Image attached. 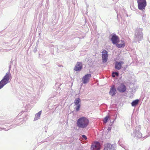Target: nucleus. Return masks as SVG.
<instances>
[{"mask_svg": "<svg viewBox=\"0 0 150 150\" xmlns=\"http://www.w3.org/2000/svg\"><path fill=\"white\" fill-rule=\"evenodd\" d=\"M89 122V120L87 118L83 117L78 119L76 123L79 127L84 128L87 127Z\"/></svg>", "mask_w": 150, "mask_h": 150, "instance_id": "obj_1", "label": "nucleus"}, {"mask_svg": "<svg viewBox=\"0 0 150 150\" xmlns=\"http://www.w3.org/2000/svg\"><path fill=\"white\" fill-rule=\"evenodd\" d=\"M11 77V75L9 72L7 73L3 79L0 82V89L9 82Z\"/></svg>", "mask_w": 150, "mask_h": 150, "instance_id": "obj_2", "label": "nucleus"}, {"mask_svg": "<svg viewBox=\"0 0 150 150\" xmlns=\"http://www.w3.org/2000/svg\"><path fill=\"white\" fill-rule=\"evenodd\" d=\"M137 1L139 9L142 10L145 9L146 5V0H137Z\"/></svg>", "mask_w": 150, "mask_h": 150, "instance_id": "obj_3", "label": "nucleus"}, {"mask_svg": "<svg viewBox=\"0 0 150 150\" xmlns=\"http://www.w3.org/2000/svg\"><path fill=\"white\" fill-rule=\"evenodd\" d=\"M102 58L103 62L105 63L107 62L108 59V54L107 51L103 50L102 51Z\"/></svg>", "mask_w": 150, "mask_h": 150, "instance_id": "obj_4", "label": "nucleus"}, {"mask_svg": "<svg viewBox=\"0 0 150 150\" xmlns=\"http://www.w3.org/2000/svg\"><path fill=\"white\" fill-rule=\"evenodd\" d=\"M100 148V145L99 142H95L91 146V150H99Z\"/></svg>", "mask_w": 150, "mask_h": 150, "instance_id": "obj_5", "label": "nucleus"}, {"mask_svg": "<svg viewBox=\"0 0 150 150\" xmlns=\"http://www.w3.org/2000/svg\"><path fill=\"white\" fill-rule=\"evenodd\" d=\"M91 77V74H86L83 76L82 78V81L83 83L84 84L87 83L89 81L90 78Z\"/></svg>", "mask_w": 150, "mask_h": 150, "instance_id": "obj_6", "label": "nucleus"}, {"mask_svg": "<svg viewBox=\"0 0 150 150\" xmlns=\"http://www.w3.org/2000/svg\"><path fill=\"white\" fill-rule=\"evenodd\" d=\"M82 67V63L81 62H78L74 67V70L76 71H80Z\"/></svg>", "mask_w": 150, "mask_h": 150, "instance_id": "obj_7", "label": "nucleus"}, {"mask_svg": "<svg viewBox=\"0 0 150 150\" xmlns=\"http://www.w3.org/2000/svg\"><path fill=\"white\" fill-rule=\"evenodd\" d=\"M111 40L113 44L116 45L119 42V39L118 36L115 35H114L112 36Z\"/></svg>", "mask_w": 150, "mask_h": 150, "instance_id": "obj_8", "label": "nucleus"}, {"mask_svg": "<svg viewBox=\"0 0 150 150\" xmlns=\"http://www.w3.org/2000/svg\"><path fill=\"white\" fill-rule=\"evenodd\" d=\"M124 64V62L123 61L116 62L115 63V68L116 69L119 70L122 68V65Z\"/></svg>", "mask_w": 150, "mask_h": 150, "instance_id": "obj_9", "label": "nucleus"}, {"mask_svg": "<svg viewBox=\"0 0 150 150\" xmlns=\"http://www.w3.org/2000/svg\"><path fill=\"white\" fill-rule=\"evenodd\" d=\"M116 45L118 48L124 47L125 45V43L124 40H121L120 41H119V42Z\"/></svg>", "mask_w": 150, "mask_h": 150, "instance_id": "obj_10", "label": "nucleus"}, {"mask_svg": "<svg viewBox=\"0 0 150 150\" xmlns=\"http://www.w3.org/2000/svg\"><path fill=\"white\" fill-rule=\"evenodd\" d=\"M116 93V89L115 86L113 85L110 88L109 93L112 96H115Z\"/></svg>", "mask_w": 150, "mask_h": 150, "instance_id": "obj_11", "label": "nucleus"}, {"mask_svg": "<svg viewBox=\"0 0 150 150\" xmlns=\"http://www.w3.org/2000/svg\"><path fill=\"white\" fill-rule=\"evenodd\" d=\"M117 90L120 92H124L126 90V87L123 83H122L117 88Z\"/></svg>", "mask_w": 150, "mask_h": 150, "instance_id": "obj_12", "label": "nucleus"}, {"mask_svg": "<svg viewBox=\"0 0 150 150\" xmlns=\"http://www.w3.org/2000/svg\"><path fill=\"white\" fill-rule=\"evenodd\" d=\"M139 100L138 99L136 100L133 101L132 103V105L133 106H135L137 105L139 103Z\"/></svg>", "mask_w": 150, "mask_h": 150, "instance_id": "obj_13", "label": "nucleus"}, {"mask_svg": "<svg viewBox=\"0 0 150 150\" xmlns=\"http://www.w3.org/2000/svg\"><path fill=\"white\" fill-rule=\"evenodd\" d=\"M81 102V100L79 98H77L75 99L74 101V103L75 104V105H79L80 104L79 103Z\"/></svg>", "mask_w": 150, "mask_h": 150, "instance_id": "obj_14", "label": "nucleus"}, {"mask_svg": "<svg viewBox=\"0 0 150 150\" xmlns=\"http://www.w3.org/2000/svg\"><path fill=\"white\" fill-rule=\"evenodd\" d=\"M75 105H76V106L75 108V109L76 111H79L80 110V108L81 107V105L79 104Z\"/></svg>", "mask_w": 150, "mask_h": 150, "instance_id": "obj_15", "label": "nucleus"}, {"mask_svg": "<svg viewBox=\"0 0 150 150\" xmlns=\"http://www.w3.org/2000/svg\"><path fill=\"white\" fill-rule=\"evenodd\" d=\"M118 75L119 74L117 72H113L112 74V76L113 77H115V75L117 76H118Z\"/></svg>", "mask_w": 150, "mask_h": 150, "instance_id": "obj_16", "label": "nucleus"}, {"mask_svg": "<svg viewBox=\"0 0 150 150\" xmlns=\"http://www.w3.org/2000/svg\"><path fill=\"white\" fill-rule=\"evenodd\" d=\"M109 118V116H106L104 118V119L103 120V122L105 123H106L107 122Z\"/></svg>", "mask_w": 150, "mask_h": 150, "instance_id": "obj_17", "label": "nucleus"}, {"mask_svg": "<svg viewBox=\"0 0 150 150\" xmlns=\"http://www.w3.org/2000/svg\"><path fill=\"white\" fill-rule=\"evenodd\" d=\"M41 111H39L38 113L36 115H35L36 116H37L38 117H40V115H41Z\"/></svg>", "mask_w": 150, "mask_h": 150, "instance_id": "obj_18", "label": "nucleus"}, {"mask_svg": "<svg viewBox=\"0 0 150 150\" xmlns=\"http://www.w3.org/2000/svg\"><path fill=\"white\" fill-rule=\"evenodd\" d=\"M82 137L83 138L85 139H87V137L84 135H82Z\"/></svg>", "mask_w": 150, "mask_h": 150, "instance_id": "obj_19", "label": "nucleus"}]
</instances>
